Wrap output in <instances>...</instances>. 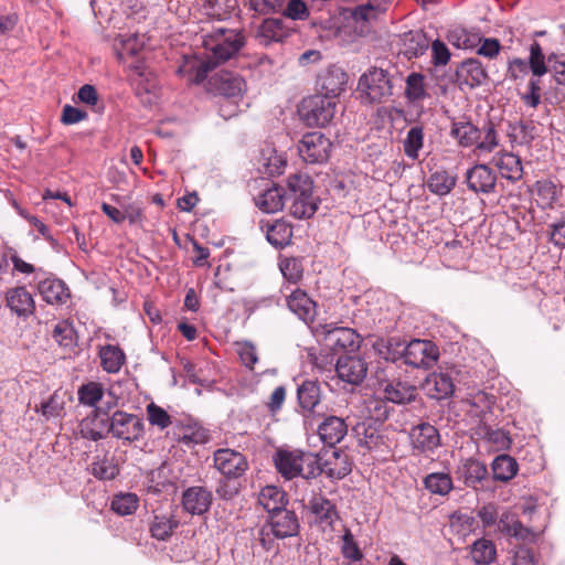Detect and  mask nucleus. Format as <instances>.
<instances>
[{
  "label": "nucleus",
  "instance_id": "obj_1",
  "mask_svg": "<svg viewBox=\"0 0 565 565\" xmlns=\"http://www.w3.org/2000/svg\"><path fill=\"white\" fill-rule=\"evenodd\" d=\"M245 45V35L239 30L217 29L203 39V46L207 52L206 58L194 66V83L206 79L209 73L217 64L224 63L235 56Z\"/></svg>",
  "mask_w": 565,
  "mask_h": 565
},
{
  "label": "nucleus",
  "instance_id": "obj_2",
  "mask_svg": "<svg viewBox=\"0 0 565 565\" xmlns=\"http://www.w3.org/2000/svg\"><path fill=\"white\" fill-rule=\"evenodd\" d=\"M275 467L285 479L301 477L313 479L319 476V456L298 449H279L274 456Z\"/></svg>",
  "mask_w": 565,
  "mask_h": 565
},
{
  "label": "nucleus",
  "instance_id": "obj_3",
  "mask_svg": "<svg viewBox=\"0 0 565 565\" xmlns=\"http://www.w3.org/2000/svg\"><path fill=\"white\" fill-rule=\"evenodd\" d=\"M300 531L299 518L295 511L286 508L268 515L265 524L258 530L256 540L265 551L275 547V539L297 536Z\"/></svg>",
  "mask_w": 565,
  "mask_h": 565
},
{
  "label": "nucleus",
  "instance_id": "obj_4",
  "mask_svg": "<svg viewBox=\"0 0 565 565\" xmlns=\"http://www.w3.org/2000/svg\"><path fill=\"white\" fill-rule=\"evenodd\" d=\"M401 345L394 339H380L374 343V349L383 358L379 361L371 373L370 380L372 385L381 393H385L390 385L397 379L398 375H403V371L396 364L397 350H393V345Z\"/></svg>",
  "mask_w": 565,
  "mask_h": 565
},
{
  "label": "nucleus",
  "instance_id": "obj_5",
  "mask_svg": "<svg viewBox=\"0 0 565 565\" xmlns=\"http://www.w3.org/2000/svg\"><path fill=\"white\" fill-rule=\"evenodd\" d=\"M287 201L290 202L289 213L296 218H309L317 209L312 196V182L306 175L294 174L288 178Z\"/></svg>",
  "mask_w": 565,
  "mask_h": 565
},
{
  "label": "nucleus",
  "instance_id": "obj_6",
  "mask_svg": "<svg viewBox=\"0 0 565 565\" xmlns=\"http://www.w3.org/2000/svg\"><path fill=\"white\" fill-rule=\"evenodd\" d=\"M401 345H393L397 350V360L403 359L404 363L413 367H431L439 358V350L429 340L414 339L407 344L402 343L397 338H393Z\"/></svg>",
  "mask_w": 565,
  "mask_h": 565
},
{
  "label": "nucleus",
  "instance_id": "obj_7",
  "mask_svg": "<svg viewBox=\"0 0 565 565\" xmlns=\"http://www.w3.org/2000/svg\"><path fill=\"white\" fill-rule=\"evenodd\" d=\"M297 397L300 407L310 414V420L318 424H332L334 420L344 424L342 418L324 412V406L320 403V388L316 382L305 381L297 390Z\"/></svg>",
  "mask_w": 565,
  "mask_h": 565
},
{
  "label": "nucleus",
  "instance_id": "obj_8",
  "mask_svg": "<svg viewBox=\"0 0 565 565\" xmlns=\"http://www.w3.org/2000/svg\"><path fill=\"white\" fill-rule=\"evenodd\" d=\"M334 99L322 95H313L305 98L299 107L302 120L311 127H324L335 114Z\"/></svg>",
  "mask_w": 565,
  "mask_h": 565
},
{
  "label": "nucleus",
  "instance_id": "obj_9",
  "mask_svg": "<svg viewBox=\"0 0 565 565\" xmlns=\"http://www.w3.org/2000/svg\"><path fill=\"white\" fill-rule=\"evenodd\" d=\"M207 89L236 107L246 92V82L236 73L221 71L209 79Z\"/></svg>",
  "mask_w": 565,
  "mask_h": 565
},
{
  "label": "nucleus",
  "instance_id": "obj_10",
  "mask_svg": "<svg viewBox=\"0 0 565 565\" xmlns=\"http://www.w3.org/2000/svg\"><path fill=\"white\" fill-rule=\"evenodd\" d=\"M393 78L382 68L371 70L359 81V88L371 103L386 102L393 95Z\"/></svg>",
  "mask_w": 565,
  "mask_h": 565
},
{
  "label": "nucleus",
  "instance_id": "obj_11",
  "mask_svg": "<svg viewBox=\"0 0 565 565\" xmlns=\"http://www.w3.org/2000/svg\"><path fill=\"white\" fill-rule=\"evenodd\" d=\"M317 333L319 337H322L323 344L332 351H353L361 343L360 335L351 328L323 324L317 328Z\"/></svg>",
  "mask_w": 565,
  "mask_h": 565
},
{
  "label": "nucleus",
  "instance_id": "obj_12",
  "mask_svg": "<svg viewBox=\"0 0 565 565\" xmlns=\"http://www.w3.org/2000/svg\"><path fill=\"white\" fill-rule=\"evenodd\" d=\"M332 143L321 132L303 135L298 145V152L307 163H323L329 159Z\"/></svg>",
  "mask_w": 565,
  "mask_h": 565
},
{
  "label": "nucleus",
  "instance_id": "obj_13",
  "mask_svg": "<svg viewBox=\"0 0 565 565\" xmlns=\"http://www.w3.org/2000/svg\"><path fill=\"white\" fill-rule=\"evenodd\" d=\"M335 371L339 379L351 385H360L367 374V363L356 354H343L338 358Z\"/></svg>",
  "mask_w": 565,
  "mask_h": 565
},
{
  "label": "nucleus",
  "instance_id": "obj_14",
  "mask_svg": "<svg viewBox=\"0 0 565 565\" xmlns=\"http://www.w3.org/2000/svg\"><path fill=\"white\" fill-rule=\"evenodd\" d=\"M467 186L476 194H491L495 192L497 174L484 163L475 164L465 174Z\"/></svg>",
  "mask_w": 565,
  "mask_h": 565
},
{
  "label": "nucleus",
  "instance_id": "obj_15",
  "mask_svg": "<svg viewBox=\"0 0 565 565\" xmlns=\"http://www.w3.org/2000/svg\"><path fill=\"white\" fill-rule=\"evenodd\" d=\"M319 476L324 473L330 480H341L352 470L348 455L341 449H332L324 452V458L319 457Z\"/></svg>",
  "mask_w": 565,
  "mask_h": 565
},
{
  "label": "nucleus",
  "instance_id": "obj_16",
  "mask_svg": "<svg viewBox=\"0 0 565 565\" xmlns=\"http://www.w3.org/2000/svg\"><path fill=\"white\" fill-rule=\"evenodd\" d=\"M215 468L227 478H237L242 476L247 462L244 456L232 449H218L214 454Z\"/></svg>",
  "mask_w": 565,
  "mask_h": 565
},
{
  "label": "nucleus",
  "instance_id": "obj_17",
  "mask_svg": "<svg viewBox=\"0 0 565 565\" xmlns=\"http://www.w3.org/2000/svg\"><path fill=\"white\" fill-rule=\"evenodd\" d=\"M213 494L204 487H190L182 493V508L191 515L206 513L212 504Z\"/></svg>",
  "mask_w": 565,
  "mask_h": 565
},
{
  "label": "nucleus",
  "instance_id": "obj_18",
  "mask_svg": "<svg viewBox=\"0 0 565 565\" xmlns=\"http://www.w3.org/2000/svg\"><path fill=\"white\" fill-rule=\"evenodd\" d=\"M348 74L339 66L328 67L318 78L320 95L334 99L345 88Z\"/></svg>",
  "mask_w": 565,
  "mask_h": 565
},
{
  "label": "nucleus",
  "instance_id": "obj_19",
  "mask_svg": "<svg viewBox=\"0 0 565 565\" xmlns=\"http://www.w3.org/2000/svg\"><path fill=\"white\" fill-rule=\"evenodd\" d=\"M456 78L461 89L465 87L475 88L487 81L488 74L478 60L469 58L463 61L457 68Z\"/></svg>",
  "mask_w": 565,
  "mask_h": 565
},
{
  "label": "nucleus",
  "instance_id": "obj_20",
  "mask_svg": "<svg viewBox=\"0 0 565 565\" xmlns=\"http://www.w3.org/2000/svg\"><path fill=\"white\" fill-rule=\"evenodd\" d=\"M287 306L291 312L306 323L312 322L316 317V302L306 291L299 288L287 297Z\"/></svg>",
  "mask_w": 565,
  "mask_h": 565
},
{
  "label": "nucleus",
  "instance_id": "obj_21",
  "mask_svg": "<svg viewBox=\"0 0 565 565\" xmlns=\"http://www.w3.org/2000/svg\"><path fill=\"white\" fill-rule=\"evenodd\" d=\"M491 163L498 168L502 178L516 182L522 179L523 167L520 157L512 152H498Z\"/></svg>",
  "mask_w": 565,
  "mask_h": 565
},
{
  "label": "nucleus",
  "instance_id": "obj_22",
  "mask_svg": "<svg viewBox=\"0 0 565 565\" xmlns=\"http://www.w3.org/2000/svg\"><path fill=\"white\" fill-rule=\"evenodd\" d=\"M425 393L435 399H444L452 395L455 385L447 373H431L423 383Z\"/></svg>",
  "mask_w": 565,
  "mask_h": 565
},
{
  "label": "nucleus",
  "instance_id": "obj_23",
  "mask_svg": "<svg viewBox=\"0 0 565 565\" xmlns=\"http://www.w3.org/2000/svg\"><path fill=\"white\" fill-rule=\"evenodd\" d=\"M6 300L8 307L19 317H28L35 309L32 295L25 287H15L7 291Z\"/></svg>",
  "mask_w": 565,
  "mask_h": 565
},
{
  "label": "nucleus",
  "instance_id": "obj_24",
  "mask_svg": "<svg viewBox=\"0 0 565 565\" xmlns=\"http://www.w3.org/2000/svg\"><path fill=\"white\" fill-rule=\"evenodd\" d=\"M450 135L458 141L459 146L465 148L475 146L478 149L481 129L468 120H454Z\"/></svg>",
  "mask_w": 565,
  "mask_h": 565
},
{
  "label": "nucleus",
  "instance_id": "obj_25",
  "mask_svg": "<svg viewBox=\"0 0 565 565\" xmlns=\"http://www.w3.org/2000/svg\"><path fill=\"white\" fill-rule=\"evenodd\" d=\"M39 292L44 301L50 305L64 303L70 297L66 285L56 278H46L38 285Z\"/></svg>",
  "mask_w": 565,
  "mask_h": 565
},
{
  "label": "nucleus",
  "instance_id": "obj_26",
  "mask_svg": "<svg viewBox=\"0 0 565 565\" xmlns=\"http://www.w3.org/2000/svg\"><path fill=\"white\" fill-rule=\"evenodd\" d=\"M409 436L413 446L420 451L433 450L440 444L436 426H413Z\"/></svg>",
  "mask_w": 565,
  "mask_h": 565
},
{
  "label": "nucleus",
  "instance_id": "obj_27",
  "mask_svg": "<svg viewBox=\"0 0 565 565\" xmlns=\"http://www.w3.org/2000/svg\"><path fill=\"white\" fill-rule=\"evenodd\" d=\"M348 426H317V429L308 436V443L317 446L318 441L333 448L348 433Z\"/></svg>",
  "mask_w": 565,
  "mask_h": 565
},
{
  "label": "nucleus",
  "instance_id": "obj_28",
  "mask_svg": "<svg viewBox=\"0 0 565 565\" xmlns=\"http://www.w3.org/2000/svg\"><path fill=\"white\" fill-rule=\"evenodd\" d=\"M429 46V40L422 30L409 31L403 35L402 53L408 58L423 55Z\"/></svg>",
  "mask_w": 565,
  "mask_h": 565
},
{
  "label": "nucleus",
  "instance_id": "obj_29",
  "mask_svg": "<svg viewBox=\"0 0 565 565\" xmlns=\"http://www.w3.org/2000/svg\"><path fill=\"white\" fill-rule=\"evenodd\" d=\"M487 472L486 465L473 458L466 459L457 469L459 479L468 487H476L484 479Z\"/></svg>",
  "mask_w": 565,
  "mask_h": 565
},
{
  "label": "nucleus",
  "instance_id": "obj_30",
  "mask_svg": "<svg viewBox=\"0 0 565 565\" xmlns=\"http://www.w3.org/2000/svg\"><path fill=\"white\" fill-rule=\"evenodd\" d=\"M287 193L282 188L273 186L265 190L256 200V205L266 213H276L285 206Z\"/></svg>",
  "mask_w": 565,
  "mask_h": 565
},
{
  "label": "nucleus",
  "instance_id": "obj_31",
  "mask_svg": "<svg viewBox=\"0 0 565 565\" xmlns=\"http://www.w3.org/2000/svg\"><path fill=\"white\" fill-rule=\"evenodd\" d=\"M403 375H398L397 379L388 386L384 393V398L388 402L396 404H404L415 398L416 388L414 385L403 381Z\"/></svg>",
  "mask_w": 565,
  "mask_h": 565
},
{
  "label": "nucleus",
  "instance_id": "obj_32",
  "mask_svg": "<svg viewBox=\"0 0 565 565\" xmlns=\"http://www.w3.org/2000/svg\"><path fill=\"white\" fill-rule=\"evenodd\" d=\"M309 508L321 523L332 525L339 518L335 504L322 495L312 497Z\"/></svg>",
  "mask_w": 565,
  "mask_h": 565
},
{
  "label": "nucleus",
  "instance_id": "obj_33",
  "mask_svg": "<svg viewBox=\"0 0 565 565\" xmlns=\"http://www.w3.org/2000/svg\"><path fill=\"white\" fill-rule=\"evenodd\" d=\"M259 504L268 512V515L281 510L287 504L286 494L275 486L263 488L258 495Z\"/></svg>",
  "mask_w": 565,
  "mask_h": 565
},
{
  "label": "nucleus",
  "instance_id": "obj_34",
  "mask_svg": "<svg viewBox=\"0 0 565 565\" xmlns=\"http://www.w3.org/2000/svg\"><path fill=\"white\" fill-rule=\"evenodd\" d=\"M65 399L66 392L57 390L46 402L41 404L38 412H41L43 419L46 422L60 419L65 414Z\"/></svg>",
  "mask_w": 565,
  "mask_h": 565
},
{
  "label": "nucleus",
  "instance_id": "obj_35",
  "mask_svg": "<svg viewBox=\"0 0 565 565\" xmlns=\"http://www.w3.org/2000/svg\"><path fill=\"white\" fill-rule=\"evenodd\" d=\"M457 177L449 174L446 170L433 172L427 181L428 190L439 196L449 194L456 186Z\"/></svg>",
  "mask_w": 565,
  "mask_h": 565
},
{
  "label": "nucleus",
  "instance_id": "obj_36",
  "mask_svg": "<svg viewBox=\"0 0 565 565\" xmlns=\"http://www.w3.org/2000/svg\"><path fill=\"white\" fill-rule=\"evenodd\" d=\"M554 55H550L547 61L545 58V54L537 42H533L530 45V56L527 65L530 71L534 77H541L548 72L551 65L553 63Z\"/></svg>",
  "mask_w": 565,
  "mask_h": 565
},
{
  "label": "nucleus",
  "instance_id": "obj_37",
  "mask_svg": "<svg viewBox=\"0 0 565 565\" xmlns=\"http://www.w3.org/2000/svg\"><path fill=\"white\" fill-rule=\"evenodd\" d=\"M266 237L273 246L282 248L290 243L292 228L284 221L267 223Z\"/></svg>",
  "mask_w": 565,
  "mask_h": 565
},
{
  "label": "nucleus",
  "instance_id": "obj_38",
  "mask_svg": "<svg viewBox=\"0 0 565 565\" xmlns=\"http://www.w3.org/2000/svg\"><path fill=\"white\" fill-rule=\"evenodd\" d=\"M493 479L507 482L518 472V462L509 455H499L491 465Z\"/></svg>",
  "mask_w": 565,
  "mask_h": 565
},
{
  "label": "nucleus",
  "instance_id": "obj_39",
  "mask_svg": "<svg viewBox=\"0 0 565 565\" xmlns=\"http://www.w3.org/2000/svg\"><path fill=\"white\" fill-rule=\"evenodd\" d=\"M470 555L476 565H489L495 559L497 548L492 541L480 539L471 545Z\"/></svg>",
  "mask_w": 565,
  "mask_h": 565
},
{
  "label": "nucleus",
  "instance_id": "obj_40",
  "mask_svg": "<svg viewBox=\"0 0 565 565\" xmlns=\"http://www.w3.org/2000/svg\"><path fill=\"white\" fill-rule=\"evenodd\" d=\"M103 369L108 373H117L125 363V353L116 345H105L99 350Z\"/></svg>",
  "mask_w": 565,
  "mask_h": 565
},
{
  "label": "nucleus",
  "instance_id": "obj_41",
  "mask_svg": "<svg viewBox=\"0 0 565 565\" xmlns=\"http://www.w3.org/2000/svg\"><path fill=\"white\" fill-rule=\"evenodd\" d=\"M178 433H173L175 439L184 446L205 444L209 440V433L203 426H177Z\"/></svg>",
  "mask_w": 565,
  "mask_h": 565
},
{
  "label": "nucleus",
  "instance_id": "obj_42",
  "mask_svg": "<svg viewBox=\"0 0 565 565\" xmlns=\"http://www.w3.org/2000/svg\"><path fill=\"white\" fill-rule=\"evenodd\" d=\"M179 522L171 514H156L150 524V533L157 539L164 541L178 527Z\"/></svg>",
  "mask_w": 565,
  "mask_h": 565
},
{
  "label": "nucleus",
  "instance_id": "obj_43",
  "mask_svg": "<svg viewBox=\"0 0 565 565\" xmlns=\"http://www.w3.org/2000/svg\"><path fill=\"white\" fill-rule=\"evenodd\" d=\"M287 35V29L279 19H265L258 30V36L267 44L282 41Z\"/></svg>",
  "mask_w": 565,
  "mask_h": 565
},
{
  "label": "nucleus",
  "instance_id": "obj_44",
  "mask_svg": "<svg viewBox=\"0 0 565 565\" xmlns=\"http://www.w3.org/2000/svg\"><path fill=\"white\" fill-rule=\"evenodd\" d=\"M139 505V499L137 494L119 493L111 500L110 508L118 515L125 516L132 514Z\"/></svg>",
  "mask_w": 565,
  "mask_h": 565
},
{
  "label": "nucleus",
  "instance_id": "obj_45",
  "mask_svg": "<svg viewBox=\"0 0 565 565\" xmlns=\"http://www.w3.org/2000/svg\"><path fill=\"white\" fill-rule=\"evenodd\" d=\"M427 490L434 494L446 495L452 489V480L447 473L435 472L424 479Z\"/></svg>",
  "mask_w": 565,
  "mask_h": 565
},
{
  "label": "nucleus",
  "instance_id": "obj_46",
  "mask_svg": "<svg viewBox=\"0 0 565 565\" xmlns=\"http://www.w3.org/2000/svg\"><path fill=\"white\" fill-rule=\"evenodd\" d=\"M92 475L99 480H113L119 473V468L113 458H98L92 462Z\"/></svg>",
  "mask_w": 565,
  "mask_h": 565
},
{
  "label": "nucleus",
  "instance_id": "obj_47",
  "mask_svg": "<svg viewBox=\"0 0 565 565\" xmlns=\"http://www.w3.org/2000/svg\"><path fill=\"white\" fill-rule=\"evenodd\" d=\"M424 145V130L420 126L412 127L407 136L404 140V152L405 154L416 160L418 158V152L423 148Z\"/></svg>",
  "mask_w": 565,
  "mask_h": 565
},
{
  "label": "nucleus",
  "instance_id": "obj_48",
  "mask_svg": "<svg viewBox=\"0 0 565 565\" xmlns=\"http://www.w3.org/2000/svg\"><path fill=\"white\" fill-rule=\"evenodd\" d=\"M279 269L282 276L292 284H297L303 276L302 260L298 257H285L280 259Z\"/></svg>",
  "mask_w": 565,
  "mask_h": 565
},
{
  "label": "nucleus",
  "instance_id": "obj_49",
  "mask_svg": "<svg viewBox=\"0 0 565 565\" xmlns=\"http://www.w3.org/2000/svg\"><path fill=\"white\" fill-rule=\"evenodd\" d=\"M391 0H369L366 4L359 6L353 11V18L356 21H369L375 18L377 12L386 10Z\"/></svg>",
  "mask_w": 565,
  "mask_h": 565
},
{
  "label": "nucleus",
  "instance_id": "obj_50",
  "mask_svg": "<svg viewBox=\"0 0 565 565\" xmlns=\"http://www.w3.org/2000/svg\"><path fill=\"white\" fill-rule=\"evenodd\" d=\"M78 399L83 405L95 407L104 396V390L102 384L96 382H89L82 385L77 392Z\"/></svg>",
  "mask_w": 565,
  "mask_h": 565
},
{
  "label": "nucleus",
  "instance_id": "obj_51",
  "mask_svg": "<svg viewBox=\"0 0 565 565\" xmlns=\"http://www.w3.org/2000/svg\"><path fill=\"white\" fill-rule=\"evenodd\" d=\"M534 188L541 205L552 207L558 196L556 185L550 180H539Z\"/></svg>",
  "mask_w": 565,
  "mask_h": 565
},
{
  "label": "nucleus",
  "instance_id": "obj_52",
  "mask_svg": "<svg viewBox=\"0 0 565 565\" xmlns=\"http://www.w3.org/2000/svg\"><path fill=\"white\" fill-rule=\"evenodd\" d=\"M491 403L492 399H490L487 394L479 393L473 397V402L470 403V408L468 413L471 416L480 417V424H487L490 420L489 415L491 414Z\"/></svg>",
  "mask_w": 565,
  "mask_h": 565
},
{
  "label": "nucleus",
  "instance_id": "obj_53",
  "mask_svg": "<svg viewBox=\"0 0 565 565\" xmlns=\"http://www.w3.org/2000/svg\"><path fill=\"white\" fill-rule=\"evenodd\" d=\"M94 412L96 413L94 420L97 424H140L136 416L120 411L114 412L111 416L100 408H96Z\"/></svg>",
  "mask_w": 565,
  "mask_h": 565
},
{
  "label": "nucleus",
  "instance_id": "obj_54",
  "mask_svg": "<svg viewBox=\"0 0 565 565\" xmlns=\"http://www.w3.org/2000/svg\"><path fill=\"white\" fill-rule=\"evenodd\" d=\"M424 78L420 73H412L407 76L405 94L411 102L420 100L425 97Z\"/></svg>",
  "mask_w": 565,
  "mask_h": 565
},
{
  "label": "nucleus",
  "instance_id": "obj_55",
  "mask_svg": "<svg viewBox=\"0 0 565 565\" xmlns=\"http://www.w3.org/2000/svg\"><path fill=\"white\" fill-rule=\"evenodd\" d=\"M481 129V138L478 142V150L491 152L494 148L498 147V134L494 127V124L491 120H488L483 124Z\"/></svg>",
  "mask_w": 565,
  "mask_h": 565
},
{
  "label": "nucleus",
  "instance_id": "obj_56",
  "mask_svg": "<svg viewBox=\"0 0 565 565\" xmlns=\"http://www.w3.org/2000/svg\"><path fill=\"white\" fill-rule=\"evenodd\" d=\"M52 337L64 348H72L75 343V331L67 321L57 322L53 329Z\"/></svg>",
  "mask_w": 565,
  "mask_h": 565
},
{
  "label": "nucleus",
  "instance_id": "obj_57",
  "mask_svg": "<svg viewBox=\"0 0 565 565\" xmlns=\"http://www.w3.org/2000/svg\"><path fill=\"white\" fill-rule=\"evenodd\" d=\"M236 352L242 363L247 369L253 370L258 361L256 347L249 341L236 342Z\"/></svg>",
  "mask_w": 565,
  "mask_h": 565
},
{
  "label": "nucleus",
  "instance_id": "obj_58",
  "mask_svg": "<svg viewBox=\"0 0 565 565\" xmlns=\"http://www.w3.org/2000/svg\"><path fill=\"white\" fill-rule=\"evenodd\" d=\"M107 433H111L113 436L121 438L128 441L137 440L141 434L143 426H103Z\"/></svg>",
  "mask_w": 565,
  "mask_h": 565
},
{
  "label": "nucleus",
  "instance_id": "obj_59",
  "mask_svg": "<svg viewBox=\"0 0 565 565\" xmlns=\"http://www.w3.org/2000/svg\"><path fill=\"white\" fill-rule=\"evenodd\" d=\"M342 555L349 559L348 562H360L363 558V554L350 531H347L343 535Z\"/></svg>",
  "mask_w": 565,
  "mask_h": 565
},
{
  "label": "nucleus",
  "instance_id": "obj_60",
  "mask_svg": "<svg viewBox=\"0 0 565 565\" xmlns=\"http://www.w3.org/2000/svg\"><path fill=\"white\" fill-rule=\"evenodd\" d=\"M120 49L116 45V50L118 51V57L125 60L126 56H134L138 54V52L142 47V43L139 41L138 35H129L127 39H121Z\"/></svg>",
  "mask_w": 565,
  "mask_h": 565
},
{
  "label": "nucleus",
  "instance_id": "obj_61",
  "mask_svg": "<svg viewBox=\"0 0 565 565\" xmlns=\"http://www.w3.org/2000/svg\"><path fill=\"white\" fill-rule=\"evenodd\" d=\"M285 0H249V9L258 14H268L281 9Z\"/></svg>",
  "mask_w": 565,
  "mask_h": 565
},
{
  "label": "nucleus",
  "instance_id": "obj_62",
  "mask_svg": "<svg viewBox=\"0 0 565 565\" xmlns=\"http://www.w3.org/2000/svg\"><path fill=\"white\" fill-rule=\"evenodd\" d=\"M284 14L292 20H303L309 15V12L302 0H289Z\"/></svg>",
  "mask_w": 565,
  "mask_h": 565
},
{
  "label": "nucleus",
  "instance_id": "obj_63",
  "mask_svg": "<svg viewBox=\"0 0 565 565\" xmlns=\"http://www.w3.org/2000/svg\"><path fill=\"white\" fill-rule=\"evenodd\" d=\"M87 118V113L71 105H65L62 110L61 121L64 125H74Z\"/></svg>",
  "mask_w": 565,
  "mask_h": 565
},
{
  "label": "nucleus",
  "instance_id": "obj_64",
  "mask_svg": "<svg viewBox=\"0 0 565 565\" xmlns=\"http://www.w3.org/2000/svg\"><path fill=\"white\" fill-rule=\"evenodd\" d=\"M371 418L376 422H385L391 418L392 412H394L393 407H390L383 401H376L373 403V407L369 408Z\"/></svg>",
  "mask_w": 565,
  "mask_h": 565
}]
</instances>
